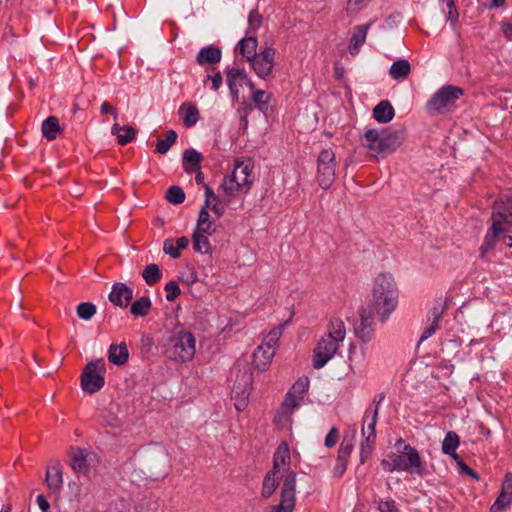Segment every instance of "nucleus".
<instances>
[{
  "label": "nucleus",
  "mask_w": 512,
  "mask_h": 512,
  "mask_svg": "<svg viewBox=\"0 0 512 512\" xmlns=\"http://www.w3.org/2000/svg\"><path fill=\"white\" fill-rule=\"evenodd\" d=\"M397 453H389L384 459L381 461V466L385 471L394 472L400 471V468L397 467L398 464Z\"/></svg>",
  "instance_id": "50"
},
{
  "label": "nucleus",
  "mask_w": 512,
  "mask_h": 512,
  "mask_svg": "<svg viewBox=\"0 0 512 512\" xmlns=\"http://www.w3.org/2000/svg\"><path fill=\"white\" fill-rule=\"evenodd\" d=\"M464 94V90L453 85H444L434 93L427 102V110L432 114H443L450 112L456 101Z\"/></svg>",
  "instance_id": "5"
},
{
  "label": "nucleus",
  "mask_w": 512,
  "mask_h": 512,
  "mask_svg": "<svg viewBox=\"0 0 512 512\" xmlns=\"http://www.w3.org/2000/svg\"><path fill=\"white\" fill-rule=\"evenodd\" d=\"M166 199L172 204H181L185 201V193L179 186H171L166 192Z\"/></svg>",
  "instance_id": "47"
},
{
  "label": "nucleus",
  "mask_w": 512,
  "mask_h": 512,
  "mask_svg": "<svg viewBox=\"0 0 512 512\" xmlns=\"http://www.w3.org/2000/svg\"><path fill=\"white\" fill-rule=\"evenodd\" d=\"M442 312L439 311L438 308H434L432 311L433 315V321L432 323L427 326L420 337V342L425 341L426 339L430 338L438 329H439V321L441 319Z\"/></svg>",
  "instance_id": "43"
},
{
  "label": "nucleus",
  "mask_w": 512,
  "mask_h": 512,
  "mask_svg": "<svg viewBox=\"0 0 512 512\" xmlns=\"http://www.w3.org/2000/svg\"><path fill=\"white\" fill-rule=\"evenodd\" d=\"M208 80H211L212 82V89L218 90L222 84V75L220 72H217L214 75H207L204 82H207Z\"/></svg>",
  "instance_id": "59"
},
{
  "label": "nucleus",
  "mask_w": 512,
  "mask_h": 512,
  "mask_svg": "<svg viewBox=\"0 0 512 512\" xmlns=\"http://www.w3.org/2000/svg\"><path fill=\"white\" fill-rule=\"evenodd\" d=\"M404 132L402 130H375L369 129L362 139L363 145L373 154L392 153L403 142Z\"/></svg>",
  "instance_id": "3"
},
{
  "label": "nucleus",
  "mask_w": 512,
  "mask_h": 512,
  "mask_svg": "<svg viewBox=\"0 0 512 512\" xmlns=\"http://www.w3.org/2000/svg\"><path fill=\"white\" fill-rule=\"evenodd\" d=\"M505 227H499L497 223H492L490 229L487 231L484 242L481 246V254L485 255L486 252L493 249L500 234L505 233Z\"/></svg>",
  "instance_id": "28"
},
{
  "label": "nucleus",
  "mask_w": 512,
  "mask_h": 512,
  "mask_svg": "<svg viewBox=\"0 0 512 512\" xmlns=\"http://www.w3.org/2000/svg\"><path fill=\"white\" fill-rule=\"evenodd\" d=\"M207 235L208 234L204 232H193L192 244L195 252L202 254L211 253L212 248Z\"/></svg>",
  "instance_id": "34"
},
{
  "label": "nucleus",
  "mask_w": 512,
  "mask_h": 512,
  "mask_svg": "<svg viewBox=\"0 0 512 512\" xmlns=\"http://www.w3.org/2000/svg\"><path fill=\"white\" fill-rule=\"evenodd\" d=\"M275 53L274 48L267 47L249 61L260 78L267 80L272 77Z\"/></svg>",
  "instance_id": "11"
},
{
  "label": "nucleus",
  "mask_w": 512,
  "mask_h": 512,
  "mask_svg": "<svg viewBox=\"0 0 512 512\" xmlns=\"http://www.w3.org/2000/svg\"><path fill=\"white\" fill-rule=\"evenodd\" d=\"M38 506L42 511H47L50 507L49 502L46 500L44 495H38L36 499Z\"/></svg>",
  "instance_id": "64"
},
{
  "label": "nucleus",
  "mask_w": 512,
  "mask_h": 512,
  "mask_svg": "<svg viewBox=\"0 0 512 512\" xmlns=\"http://www.w3.org/2000/svg\"><path fill=\"white\" fill-rule=\"evenodd\" d=\"M248 389L245 387L240 389L239 387H234L232 391V399L234 400V406L236 410L243 411L248 405Z\"/></svg>",
  "instance_id": "42"
},
{
  "label": "nucleus",
  "mask_w": 512,
  "mask_h": 512,
  "mask_svg": "<svg viewBox=\"0 0 512 512\" xmlns=\"http://www.w3.org/2000/svg\"><path fill=\"white\" fill-rule=\"evenodd\" d=\"M163 251L170 255L172 258H179L180 257V251L177 247L174 246L172 239H166L163 244Z\"/></svg>",
  "instance_id": "54"
},
{
  "label": "nucleus",
  "mask_w": 512,
  "mask_h": 512,
  "mask_svg": "<svg viewBox=\"0 0 512 512\" xmlns=\"http://www.w3.org/2000/svg\"><path fill=\"white\" fill-rule=\"evenodd\" d=\"M205 197H206V201H205V205L203 207H206V208H208L210 206L211 200L218 201L217 195L207 185L205 186Z\"/></svg>",
  "instance_id": "61"
},
{
  "label": "nucleus",
  "mask_w": 512,
  "mask_h": 512,
  "mask_svg": "<svg viewBox=\"0 0 512 512\" xmlns=\"http://www.w3.org/2000/svg\"><path fill=\"white\" fill-rule=\"evenodd\" d=\"M283 474L270 470L263 481L262 496L269 498L280 484Z\"/></svg>",
  "instance_id": "30"
},
{
  "label": "nucleus",
  "mask_w": 512,
  "mask_h": 512,
  "mask_svg": "<svg viewBox=\"0 0 512 512\" xmlns=\"http://www.w3.org/2000/svg\"><path fill=\"white\" fill-rule=\"evenodd\" d=\"M248 23L250 28L257 29L262 23V16L257 11L251 10L248 17Z\"/></svg>",
  "instance_id": "58"
},
{
  "label": "nucleus",
  "mask_w": 512,
  "mask_h": 512,
  "mask_svg": "<svg viewBox=\"0 0 512 512\" xmlns=\"http://www.w3.org/2000/svg\"><path fill=\"white\" fill-rule=\"evenodd\" d=\"M398 466L400 471L409 472L418 476H423L426 471V464L422 460L419 452L411 445H404L397 453Z\"/></svg>",
  "instance_id": "9"
},
{
  "label": "nucleus",
  "mask_w": 512,
  "mask_h": 512,
  "mask_svg": "<svg viewBox=\"0 0 512 512\" xmlns=\"http://www.w3.org/2000/svg\"><path fill=\"white\" fill-rule=\"evenodd\" d=\"M501 30L508 40L512 39V24L511 23H508V22L502 23Z\"/></svg>",
  "instance_id": "63"
},
{
  "label": "nucleus",
  "mask_w": 512,
  "mask_h": 512,
  "mask_svg": "<svg viewBox=\"0 0 512 512\" xmlns=\"http://www.w3.org/2000/svg\"><path fill=\"white\" fill-rule=\"evenodd\" d=\"M104 372L105 362L102 358L88 362L81 376L82 389L89 394L98 392L105 383Z\"/></svg>",
  "instance_id": "8"
},
{
  "label": "nucleus",
  "mask_w": 512,
  "mask_h": 512,
  "mask_svg": "<svg viewBox=\"0 0 512 512\" xmlns=\"http://www.w3.org/2000/svg\"><path fill=\"white\" fill-rule=\"evenodd\" d=\"M226 78H227V84L229 86V89H230V92L234 95V96H238V89L236 87V82L238 80H247V76L244 72V70L242 69H239V68H230L227 70V73H226Z\"/></svg>",
  "instance_id": "38"
},
{
  "label": "nucleus",
  "mask_w": 512,
  "mask_h": 512,
  "mask_svg": "<svg viewBox=\"0 0 512 512\" xmlns=\"http://www.w3.org/2000/svg\"><path fill=\"white\" fill-rule=\"evenodd\" d=\"M339 438L338 430L332 427L325 438V446L331 448L335 446Z\"/></svg>",
  "instance_id": "57"
},
{
  "label": "nucleus",
  "mask_w": 512,
  "mask_h": 512,
  "mask_svg": "<svg viewBox=\"0 0 512 512\" xmlns=\"http://www.w3.org/2000/svg\"><path fill=\"white\" fill-rule=\"evenodd\" d=\"M178 113L183 120V125L188 128L196 125L200 119L199 110L192 103H183L180 106Z\"/></svg>",
  "instance_id": "23"
},
{
  "label": "nucleus",
  "mask_w": 512,
  "mask_h": 512,
  "mask_svg": "<svg viewBox=\"0 0 512 512\" xmlns=\"http://www.w3.org/2000/svg\"><path fill=\"white\" fill-rule=\"evenodd\" d=\"M309 381L307 378H301L298 381L294 383L291 390L289 392H292L294 395L303 398L304 393L308 390Z\"/></svg>",
  "instance_id": "52"
},
{
  "label": "nucleus",
  "mask_w": 512,
  "mask_h": 512,
  "mask_svg": "<svg viewBox=\"0 0 512 512\" xmlns=\"http://www.w3.org/2000/svg\"><path fill=\"white\" fill-rule=\"evenodd\" d=\"M103 424L105 427L109 428V432L113 434H117L121 431L124 422L117 417L113 413H108L103 420Z\"/></svg>",
  "instance_id": "45"
},
{
  "label": "nucleus",
  "mask_w": 512,
  "mask_h": 512,
  "mask_svg": "<svg viewBox=\"0 0 512 512\" xmlns=\"http://www.w3.org/2000/svg\"><path fill=\"white\" fill-rule=\"evenodd\" d=\"M111 133L117 137L118 144L122 146L130 143L136 135V131L132 126H121L117 123L112 126Z\"/></svg>",
  "instance_id": "29"
},
{
  "label": "nucleus",
  "mask_w": 512,
  "mask_h": 512,
  "mask_svg": "<svg viewBox=\"0 0 512 512\" xmlns=\"http://www.w3.org/2000/svg\"><path fill=\"white\" fill-rule=\"evenodd\" d=\"M370 27V23L364 25L355 26L353 29V34L350 39L349 45V53L351 55H357L360 51V47L364 44L367 36L368 29Z\"/></svg>",
  "instance_id": "19"
},
{
  "label": "nucleus",
  "mask_w": 512,
  "mask_h": 512,
  "mask_svg": "<svg viewBox=\"0 0 512 512\" xmlns=\"http://www.w3.org/2000/svg\"><path fill=\"white\" fill-rule=\"evenodd\" d=\"M374 313L375 311L370 308H363L360 312L359 322L354 324V333L363 342H369L372 339Z\"/></svg>",
  "instance_id": "12"
},
{
  "label": "nucleus",
  "mask_w": 512,
  "mask_h": 512,
  "mask_svg": "<svg viewBox=\"0 0 512 512\" xmlns=\"http://www.w3.org/2000/svg\"><path fill=\"white\" fill-rule=\"evenodd\" d=\"M491 218L492 223H497L499 227L512 224V199L495 200Z\"/></svg>",
  "instance_id": "13"
},
{
  "label": "nucleus",
  "mask_w": 512,
  "mask_h": 512,
  "mask_svg": "<svg viewBox=\"0 0 512 512\" xmlns=\"http://www.w3.org/2000/svg\"><path fill=\"white\" fill-rule=\"evenodd\" d=\"M60 130L59 121L55 116H49L42 123V133L48 140L56 139Z\"/></svg>",
  "instance_id": "36"
},
{
  "label": "nucleus",
  "mask_w": 512,
  "mask_h": 512,
  "mask_svg": "<svg viewBox=\"0 0 512 512\" xmlns=\"http://www.w3.org/2000/svg\"><path fill=\"white\" fill-rule=\"evenodd\" d=\"M346 335L344 322L340 318L330 321L327 334L317 343L313 355V367L320 369L331 360L339 349V343L343 342Z\"/></svg>",
  "instance_id": "1"
},
{
  "label": "nucleus",
  "mask_w": 512,
  "mask_h": 512,
  "mask_svg": "<svg viewBox=\"0 0 512 512\" xmlns=\"http://www.w3.org/2000/svg\"><path fill=\"white\" fill-rule=\"evenodd\" d=\"M290 451L289 446L286 442H282L277 447L273 456V468L272 471L281 473L287 470L290 466Z\"/></svg>",
  "instance_id": "17"
},
{
  "label": "nucleus",
  "mask_w": 512,
  "mask_h": 512,
  "mask_svg": "<svg viewBox=\"0 0 512 512\" xmlns=\"http://www.w3.org/2000/svg\"><path fill=\"white\" fill-rule=\"evenodd\" d=\"M45 482L54 492L60 490L63 484L62 468L58 462L53 463L46 471Z\"/></svg>",
  "instance_id": "20"
},
{
  "label": "nucleus",
  "mask_w": 512,
  "mask_h": 512,
  "mask_svg": "<svg viewBox=\"0 0 512 512\" xmlns=\"http://www.w3.org/2000/svg\"><path fill=\"white\" fill-rule=\"evenodd\" d=\"M195 351V337L190 332L182 331L169 338L165 354L170 360L187 362L193 358Z\"/></svg>",
  "instance_id": "4"
},
{
  "label": "nucleus",
  "mask_w": 512,
  "mask_h": 512,
  "mask_svg": "<svg viewBox=\"0 0 512 512\" xmlns=\"http://www.w3.org/2000/svg\"><path fill=\"white\" fill-rule=\"evenodd\" d=\"M240 53L250 61L254 58L258 53H256L257 49V39L255 37H246L239 41L238 43Z\"/></svg>",
  "instance_id": "37"
},
{
  "label": "nucleus",
  "mask_w": 512,
  "mask_h": 512,
  "mask_svg": "<svg viewBox=\"0 0 512 512\" xmlns=\"http://www.w3.org/2000/svg\"><path fill=\"white\" fill-rule=\"evenodd\" d=\"M302 399L292 392H288L285 396V399L281 405V410L284 414H291L295 408L299 406V403Z\"/></svg>",
  "instance_id": "46"
},
{
  "label": "nucleus",
  "mask_w": 512,
  "mask_h": 512,
  "mask_svg": "<svg viewBox=\"0 0 512 512\" xmlns=\"http://www.w3.org/2000/svg\"><path fill=\"white\" fill-rule=\"evenodd\" d=\"M202 154L193 148L186 149L182 155L183 168L187 173H193L200 169Z\"/></svg>",
  "instance_id": "21"
},
{
  "label": "nucleus",
  "mask_w": 512,
  "mask_h": 512,
  "mask_svg": "<svg viewBox=\"0 0 512 512\" xmlns=\"http://www.w3.org/2000/svg\"><path fill=\"white\" fill-rule=\"evenodd\" d=\"M353 450V443L351 441L346 442L345 440L341 443L338 450L337 463L334 468V474L336 476H342L347 469V462Z\"/></svg>",
  "instance_id": "18"
},
{
  "label": "nucleus",
  "mask_w": 512,
  "mask_h": 512,
  "mask_svg": "<svg viewBox=\"0 0 512 512\" xmlns=\"http://www.w3.org/2000/svg\"><path fill=\"white\" fill-rule=\"evenodd\" d=\"M384 399V395L381 394L379 396V400H374L373 402L376 404V407L373 412H370L367 410L365 412L364 418H363V426H362V437L366 439V437H369L370 441H375L376 434H375V427L377 423V417H378V407L381 403V401Z\"/></svg>",
  "instance_id": "16"
},
{
  "label": "nucleus",
  "mask_w": 512,
  "mask_h": 512,
  "mask_svg": "<svg viewBox=\"0 0 512 512\" xmlns=\"http://www.w3.org/2000/svg\"><path fill=\"white\" fill-rule=\"evenodd\" d=\"M275 352L267 349L264 345L258 346L253 353V364L258 370H265L271 363Z\"/></svg>",
  "instance_id": "25"
},
{
  "label": "nucleus",
  "mask_w": 512,
  "mask_h": 512,
  "mask_svg": "<svg viewBox=\"0 0 512 512\" xmlns=\"http://www.w3.org/2000/svg\"><path fill=\"white\" fill-rule=\"evenodd\" d=\"M221 50L213 45L203 47L197 54V63L201 66L206 64H216L221 60Z\"/></svg>",
  "instance_id": "22"
},
{
  "label": "nucleus",
  "mask_w": 512,
  "mask_h": 512,
  "mask_svg": "<svg viewBox=\"0 0 512 512\" xmlns=\"http://www.w3.org/2000/svg\"><path fill=\"white\" fill-rule=\"evenodd\" d=\"M101 114H111L114 119H117L118 112L110 103L103 102L100 107Z\"/></svg>",
  "instance_id": "60"
},
{
  "label": "nucleus",
  "mask_w": 512,
  "mask_h": 512,
  "mask_svg": "<svg viewBox=\"0 0 512 512\" xmlns=\"http://www.w3.org/2000/svg\"><path fill=\"white\" fill-rule=\"evenodd\" d=\"M96 313V306L91 302H83L77 306V315L83 320H90Z\"/></svg>",
  "instance_id": "48"
},
{
  "label": "nucleus",
  "mask_w": 512,
  "mask_h": 512,
  "mask_svg": "<svg viewBox=\"0 0 512 512\" xmlns=\"http://www.w3.org/2000/svg\"><path fill=\"white\" fill-rule=\"evenodd\" d=\"M133 298V290L125 283L116 282L109 293V301L121 308L127 307Z\"/></svg>",
  "instance_id": "15"
},
{
  "label": "nucleus",
  "mask_w": 512,
  "mask_h": 512,
  "mask_svg": "<svg viewBox=\"0 0 512 512\" xmlns=\"http://www.w3.org/2000/svg\"><path fill=\"white\" fill-rule=\"evenodd\" d=\"M290 319L286 320L284 323H281L279 326L273 328L268 335L264 338V341L261 345H264L269 350L276 352L279 346V339L283 333L284 328L288 325Z\"/></svg>",
  "instance_id": "31"
},
{
  "label": "nucleus",
  "mask_w": 512,
  "mask_h": 512,
  "mask_svg": "<svg viewBox=\"0 0 512 512\" xmlns=\"http://www.w3.org/2000/svg\"><path fill=\"white\" fill-rule=\"evenodd\" d=\"M459 436L454 431L447 432L443 443L442 451L444 454L451 456L454 460L459 459V455L456 453V449L459 446Z\"/></svg>",
  "instance_id": "33"
},
{
  "label": "nucleus",
  "mask_w": 512,
  "mask_h": 512,
  "mask_svg": "<svg viewBox=\"0 0 512 512\" xmlns=\"http://www.w3.org/2000/svg\"><path fill=\"white\" fill-rule=\"evenodd\" d=\"M378 509L380 512H400L396 505V502L392 499L380 501L378 504Z\"/></svg>",
  "instance_id": "55"
},
{
  "label": "nucleus",
  "mask_w": 512,
  "mask_h": 512,
  "mask_svg": "<svg viewBox=\"0 0 512 512\" xmlns=\"http://www.w3.org/2000/svg\"><path fill=\"white\" fill-rule=\"evenodd\" d=\"M129 358V352L125 342L112 344L108 351V360L117 366L124 365Z\"/></svg>",
  "instance_id": "24"
},
{
  "label": "nucleus",
  "mask_w": 512,
  "mask_h": 512,
  "mask_svg": "<svg viewBox=\"0 0 512 512\" xmlns=\"http://www.w3.org/2000/svg\"><path fill=\"white\" fill-rule=\"evenodd\" d=\"M411 72V65L406 59L394 61L389 69L390 76L395 80H404Z\"/></svg>",
  "instance_id": "32"
},
{
  "label": "nucleus",
  "mask_w": 512,
  "mask_h": 512,
  "mask_svg": "<svg viewBox=\"0 0 512 512\" xmlns=\"http://www.w3.org/2000/svg\"><path fill=\"white\" fill-rule=\"evenodd\" d=\"M194 232H204L208 235H212L215 232L213 223L210 220V214L206 207H202L197 219V225Z\"/></svg>",
  "instance_id": "35"
},
{
  "label": "nucleus",
  "mask_w": 512,
  "mask_h": 512,
  "mask_svg": "<svg viewBox=\"0 0 512 512\" xmlns=\"http://www.w3.org/2000/svg\"><path fill=\"white\" fill-rule=\"evenodd\" d=\"M142 277L147 285L153 286L161 280L162 272L157 264H149L144 268Z\"/></svg>",
  "instance_id": "41"
},
{
  "label": "nucleus",
  "mask_w": 512,
  "mask_h": 512,
  "mask_svg": "<svg viewBox=\"0 0 512 512\" xmlns=\"http://www.w3.org/2000/svg\"><path fill=\"white\" fill-rule=\"evenodd\" d=\"M166 293V300L169 302L174 301L181 293L179 285L175 281H169L164 287Z\"/></svg>",
  "instance_id": "51"
},
{
  "label": "nucleus",
  "mask_w": 512,
  "mask_h": 512,
  "mask_svg": "<svg viewBox=\"0 0 512 512\" xmlns=\"http://www.w3.org/2000/svg\"><path fill=\"white\" fill-rule=\"evenodd\" d=\"M208 208H210L218 218H220L224 214V207L221 206L218 203V201H215V203L213 204L210 203V206Z\"/></svg>",
  "instance_id": "62"
},
{
  "label": "nucleus",
  "mask_w": 512,
  "mask_h": 512,
  "mask_svg": "<svg viewBox=\"0 0 512 512\" xmlns=\"http://www.w3.org/2000/svg\"><path fill=\"white\" fill-rule=\"evenodd\" d=\"M455 461L457 462V465H458L461 473L469 475L473 479H476V480L479 479L478 474L472 468H470L468 465H466L460 457H459V459H457Z\"/></svg>",
  "instance_id": "56"
},
{
  "label": "nucleus",
  "mask_w": 512,
  "mask_h": 512,
  "mask_svg": "<svg viewBox=\"0 0 512 512\" xmlns=\"http://www.w3.org/2000/svg\"><path fill=\"white\" fill-rule=\"evenodd\" d=\"M512 503V473L507 472L502 481L501 491L491 507L492 512L506 509Z\"/></svg>",
  "instance_id": "14"
},
{
  "label": "nucleus",
  "mask_w": 512,
  "mask_h": 512,
  "mask_svg": "<svg viewBox=\"0 0 512 512\" xmlns=\"http://www.w3.org/2000/svg\"><path fill=\"white\" fill-rule=\"evenodd\" d=\"M271 99L272 94L264 90H255L252 92V101L256 108H258L263 114H267Z\"/></svg>",
  "instance_id": "39"
},
{
  "label": "nucleus",
  "mask_w": 512,
  "mask_h": 512,
  "mask_svg": "<svg viewBox=\"0 0 512 512\" xmlns=\"http://www.w3.org/2000/svg\"><path fill=\"white\" fill-rule=\"evenodd\" d=\"M443 11L447 14V19L450 20L452 24L457 21L459 13L455 2H446V8H443Z\"/></svg>",
  "instance_id": "53"
},
{
  "label": "nucleus",
  "mask_w": 512,
  "mask_h": 512,
  "mask_svg": "<svg viewBox=\"0 0 512 512\" xmlns=\"http://www.w3.org/2000/svg\"><path fill=\"white\" fill-rule=\"evenodd\" d=\"M70 466L76 473L87 474L89 465L83 450L73 448L70 455Z\"/></svg>",
  "instance_id": "27"
},
{
  "label": "nucleus",
  "mask_w": 512,
  "mask_h": 512,
  "mask_svg": "<svg viewBox=\"0 0 512 512\" xmlns=\"http://www.w3.org/2000/svg\"><path fill=\"white\" fill-rule=\"evenodd\" d=\"M375 441H370L369 437L364 438L360 445V464H364L366 460L370 457L373 449H374Z\"/></svg>",
  "instance_id": "49"
},
{
  "label": "nucleus",
  "mask_w": 512,
  "mask_h": 512,
  "mask_svg": "<svg viewBox=\"0 0 512 512\" xmlns=\"http://www.w3.org/2000/svg\"><path fill=\"white\" fill-rule=\"evenodd\" d=\"M394 114V108L387 100H382L373 109V117L379 123H387L391 121Z\"/></svg>",
  "instance_id": "26"
},
{
  "label": "nucleus",
  "mask_w": 512,
  "mask_h": 512,
  "mask_svg": "<svg viewBox=\"0 0 512 512\" xmlns=\"http://www.w3.org/2000/svg\"><path fill=\"white\" fill-rule=\"evenodd\" d=\"M176 140L177 133L174 130H169L165 139H158L156 143V151L160 154H166Z\"/></svg>",
  "instance_id": "44"
},
{
  "label": "nucleus",
  "mask_w": 512,
  "mask_h": 512,
  "mask_svg": "<svg viewBox=\"0 0 512 512\" xmlns=\"http://www.w3.org/2000/svg\"><path fill=\"white\" fill-rule=\"evenodd\" d=\"M397 306V289L391 275L381 274L376 277L373 288V306L369 307L386 321Z\"/></svg>",
  "instance_id": "2"
},
{
  "label": "nucleus",
  "mask_w": 512,
  "mask_h": 512,
  "mask_svg": "<svg viewBox=\"0 0 512 512\" xmlns=\"http://www.w3.org/2000/svg\"><path fill=\"white\" fill-rule=\"evenodd\" d=\"M251 171L252 168L249 163L236 161L232 174L225 177L221 185L224 192L228 195L247 192L253 182Z\"/></svg>",
  "instance_id": "6"
},
{
  "label": "nucleus",
  "mask_w": 512,
  "mask_h": 512,
  "mask_svg": "<svg viewBox=\"0 0 512 512\" xmlns=\"http://www.w3.org/2000/svg\"><path fill=\"white\" fill-rule=\"evenodd\" d=\"M336 154L331 148L320 151L317 157L316 180L322 189H328L336 178Z\"/></svg>",
  "instance_id": "7"
},
{
  "label": "nucleus",
  "mask_w": 512,
  "mask_h": 512,
  "mask_svg": "<svg viewBox=\"0 0 512 512\" xmlns=\"http://www.w3.org/2000/svg\"><path fill=\"white\" fill-rule=\"evenodd\" d=\"M152 302L148 296H142L131 304L130 312L134 316L145 317L148 315Z\"/></svg>",
  "instance_id": "40"
},
{
  "label": "nucleus",
  "mask_w": 512,
  "mask_h": 512,
  "mask_svg": "<svg viewBox=\"0 0 512 512\" xmlns=\"http://www.w3.org/2000/svg\"><path fill=\"white\" fill-rule=\"evenodd\" d=\"M296 473L289 471L281 487L280 503L270 508V512H293L295 508Z\"/></svg>",
  "instance_id": "10"
}]
</instances>
